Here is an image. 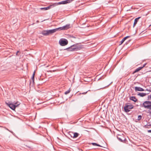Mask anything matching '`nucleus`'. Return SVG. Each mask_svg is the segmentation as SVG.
<instances>
[{
	"label": "nucleus",
	"mask_w": 151,
	"mask_h": 151,
	"mask_svg": "<svg viewBox=\"0 0 151 151\" xmlns=\"http://www.w3.org/2000/svg\"><path fill=\"white\" fill-rule=\"evenodd\" d=\"M73 132H69V133L68 134V135L70 136L71 137L73 138Z\"/></svg>",
	"instance_id": "nucleus-24"
},
{
	"label": "nucleus",
	"mask_w": 151,
	"mask_h": 151,
	"mask_svg": "<svg viewBox=\"0 0 151 151\" xmlns=\"http://www.w3.org/2000/svg\"><path fill=\"white\" fill-rule=\"evenodd\" d=\"M131 40H129V41H127V42H126L125 44V45H127L128 44L129 42L131 41Z\"/></svg>",
	"instance_id": "nucleus-27"
},
{
	"label": "nucleus",
	"mask_w": 151,
	"mask_h": 151,
	"mask_svg": "<svg viewBox=\"0 0 151 151\" xmlns=\"http://www.w3.org/2000/svg\"><path fill=\"white\" fill-rule=\"evenodd\" d=\"M55 7V6H53V4H52L50 5V6H49L47 7L41 8H40V9L41 10L44 9L45 10H47L48 9H50V8H51L53 7Z\"/></svg>",
	"instance_id": "nucleus-8"
},
{
	"label": "nucleus",
	"mask_w": 151,
	"mask_h": 151,
	"mask_svg": "<svg viewBox=\"0 0 151 151\" xmlns=\"http://www.w3.org/2000/svg\"><path fill=\"white\" fill-rule=\"evenodd\" d=\"M147 95V93H139L137 95L141 97H144L145 96Z\"/></svg>",
	"instance_id": "nucleus-19"
},
{
	"label": "nucleus",
	"mask_w": 151,
	"mask_h": 151,
	"mask_svg": "<svg viewBox=\"0 0 151 151\" xmlns=\"http://www.w3.org/2000/svg\"><path fill=\"white\" fill-rule=\"evenodd\" d=\"M37 22H39V21L37 20Z\"/></svg>",
	"instance_id": "nucleus-42"
},
{
	"label": "nucleus",
	"mask_w": 151,
	"mask_h": 151,
	"mask_svg": "<svg viewBox=\"0 0 151 151\" xmlns=\"http://www.w3.org/2000/svg\"><path fill=\"white\" fill-rule=\"evenodd\" d=\"M145 90L146 91H149V90H148V89H146Z\"/></svg>",
	"instance_id": "nucleus-40"
},
{
	"label": "nucleus",
	"mask_w": 151,
	"mask_h": 151,
	"mask_svg": "<svg viewBox=\"0 0 151 151\" xmlns=\"http://www.w3.org/2000/svg\"><path fill=\"white\" fill-rule=\"evenodd\" d=\"M63 30H66L70 28V24H68L62 27Z\"/></svg>",
	"instance_id": "nucleus-7"
},
{
	"label": "nucleus",
	"mask_w": 151,
	"mask_h": 151,
	"mask_svg": "<svg viewBox=\"0 0 151 151\" xmlns=\"http://www.w3.org/2000/svg\"><path fill=\"white\" fill-rule=\"evenodd\" d=\"M68 43L67 40L65 39H60L59 41V43L62 46H64L66 45Z\"/></svg>",
	"instance_id": "nucleus-5"
},
{
	"label": "nucleus",
	"mask_w": 151,
	"mask_h": 151,
	"mask_svg": "<svg viewBox=\"0 0 151 151\" xmlns=\"http://www.w3.org/2000/svg\"><path fill=\"white\" fill-rule=\"evenodd\" d=\"M122 138L120 137L119 136H117V138L121 142H124L126 139L123 137H122Z\"/></svg>",
	"instance_id": "nucleus-10"
},
{
	"label": "nucleus",
	"mask_w": 151,
	"mask_h": 151,
	"mask_svg": "<svg viewBox=\"0 0 151 151\" xmlns=\"http://www.w3.org/2000/svg\"><path fill=\"white\" fill-rule=\"evenodd\" d=\"M74 46L73 49L74 51H76L79 50L83 47V46L78 44L73 45Z\"/></svg>",
	"instance_id": "nucleus-4"
},
{
	"label": "nucleus",
	"mask_w": 151,
	"mask_h": 151,
	"mask_svg": "<svg viewBox=\"0 0 151 151\" xmlns=\"http://www.w3.org/2000/svg\"><path fill=\"white\" fill-rule=\"evenodd\" d=\"M146 63H145L142 66L140 67H142V69L143 68H144L145 66V65H146Z\"/></svg>",
	"instance_id": "nucleus-30"
},
{
	"label": "nucleus",
	"mask_w": 151,
	"mask_h": 151,
	"mask_svg": "<svg viewBox=\"0 0 151 151\" xmlns=\"http://www.w3.org/2000/svg\"><path fill=\"white\" fill-rule=\"evenodd\" d=\"M151 104V101H146L144 102L142 104V106L145 108L148 109Z\"/></svg>",
	"instance_id": "nucleus-6"
},
{
	"label": "nucleus",
	"mask_w": 151,
	"mask_h": 151,
	"mask_svg": "<svg viewBox=\"0 0 151 151\" xmlns=\"http://www.w3.org/2000/svg\"><path fill=\"white\" fill-rule=\"evenodd\" d=\"M34 24V23H33L32 24V25H33V24Z\"/></svg>",
	"instance_id": "nucleus-44"
},
{
	"label": "nucleus",
	"mask_w": 151,
	"mask_h": 151,
	"mask_svg": "<svg viewBox=\"0 0 151 151\" xmlns=\"http://www.w3.org/2000/svg\"><path fill=\"white\" fill-rule=\"evenodd\" d=\"M149 91H150V92H151V90H149Z\"/></svg>",
	"instance_id": "nucleus-43"
},
{
	"label": "nucleus",
	"mask_w": 151,
	"mask_h": 151,
	"mask_svg": "<svg viewBox=\"0 0 151 151\" xmlns=\"http://www.w3.org/2000/svg\"><path fill=\"white\" fill-rule=\"evenodd\" d=\"M6 129L8 131H10V130H9L7 128H6Z\"/></svg>",
	"instance_id": "nucleus-39"
},
{
	"label": "nucleus",
	"mask_w": 151,
	"mask_h": 151,
	"mask_svg": "<svg viewBox=\"0 0 151 151\" xmlns=\"http://www.w3.org/2000/svg\"><path fill=\"white\" fill-rule=\"evenodd\" d=\"M70 88L69 89L65 92L64 93L66 95L68 94V93H69L70 91Z\"/></svg>",
	"instance_id": "nucleus-25"
},
{
	"label": "nucleus",
	"mask_w": 151,
	"mask_h": 151,
	"mask_svg": "<svg viewBox=\"0 0 151 151\" xmlns=\"http://www.w3.org/2000/svg\"><path fill=\"white\" fill-rule=\"evenodd\" d=\"M96 146H99V147H101L100 145H99V144H98L97 143H96Z\"/></svg>",
	"instance_id": "nucleus-31"
},
{
	"label": "nucleus",
	"mask_w": 151,
	"mask_h": 151,
	"mask_svg": "<svg viewBox=\"0 0 151 151\" xmlns=\"http://www.w3.org/2000/svg\"><path fill=\"white\" fill-rule=\"evenodd\" d=\"M91 144L93 146H96V143H94V142H93V143H91Z\"/></svg>",
	"instance_id": "nucleus-28"
},
{
	"label": "nucleus",
	"mask_w": 151,
	"mask_h": 151,
	"mask_svg": "<svg viewBox=\"0 0 151 151\" xmlns=\"http://www.w3.org/2000/svg\"><path fill=\"white\" fill-rule=\"evenodd\" d=\"M141 17H139L137 18H136L134 20V23L133 24V27L135 26L136 24H137L138 21L139 19Z\"/></svg>",
	"instance_id": "nucleus-16"
},
{
	"label": "nucleus",
	"mask_w": 151,
	"mask_h": 151,
	"mask_svg": "<svg viewBox=\"0 0 151 151\" xmlns=\"http://www.w3.org/2000/svg\"><path fill=\"white\" fill-rule=\"evenodd\" d=\"M79 135V134L77 132H73V138H77L78 135Z\"/></svg>",
	"instance_id": "nucleus-20"
},
{
	"label": "nucleus",
	"mask_w": 151,
	"mask_h": 151,
	"mask_svg": "<svg viewBox=\"0 0 151 151\" xmlns=\"http://www.w3.org/2000/svg\"><path fill=\"white\" fill-rule=\"evenodd\" d=\"M13 104L12 103H11L9 102H6V104L9 107L13 110H14L20 104V103L19 102H14Z\"/></svg>",
	"instance_id": "nucleus-1"
},
{
	"label": "nucleus",
	"mask_w": 151,
	"mask_h": 151,
	"mask_svg": "<svg viewBox=\"0 0 151 151\" xmlns=\"http://www.w3.org/2000/svg\"><path fill=\"white\" fill-rule=\"evenodd\" d=\"M73 45L71 46L70 47L67 48L65 50H67L70 51H74L73 48L74 47Z\"/></svg>",
	"instance_id": "nucleus-12"
},
{
	"label": "nucleus",
	"mask_w": 151,
	"mask_h": 151,
	"mask_svg": "<svg viewBox=\"0 0 151 151\" xmlns=\"http://www.w3.org/2000/svg\"><path fill=\"white\" fill-rule=\"evenodd\" d=\"M69 37L74 39H79V38L77 37V36L76 35H69Z\"/></svg>",
	"instance_id": "nucleus-22"
},
{
	"label": "nucleus",
	"mask_w": 151,
	"mask_h": 151,
	"mask_svg": "<svg viewBox=\"0 0 151 151\" xmlns=\"http://www.w3.org/2000/svg\"><path fill=\"white\" fill-rule=\"evenodd\" d=\"M54 29L55 32L57 31H59L63 30L62 27H60L57 28H55Z\"/></svg>",
	"instance_id": "nucleus-23"
},
{
	"label": "nucleus",
	"mask_w": 151,
	"mask_h": 151,
	"mask_svg": "<svg viewBox=\"0 0 151 151\" xmlns=\"http://www.w3.org/2000/svg\"><path fill=\"white\" fill-rule=\"evenodd\" d=\"M151 126V122H148L146 125H145L143 127L145 128H149Z\"/></svg>",
	"instance_id": "nucleus-15"
},
{
	"label": "nucleus",
	"mask_w": 151,
	"mask_h": 151,
	"mask_svg": "<svg viewBox=\"0 0 151 151\" xmlns=\"http://www.w3.org/2000/svg\"><path fill=\"white\" fill-rule=\"evenodd\" d=\"M87 91H86V92H83V93H82V94H86V93H87Z\"/></svg>",
	"instance_id": "nucleus-32"
},
{
	"label": "nucleus",
	"mask_w": 151,
	"mask_h": 151,
	"mask_svg": "<svg viewBox=\"0 0 151 151\" xmlns=\"http://www.w3.org/2000/svg\"><path fill=\"white\" fill-rule=\"evenodd\" d=\"M47 31L48 35L50 34H52L55 32L54 29H51L47 30Z\"/></svg>",
	"instance_id": "nucleus-14"
},
{
	"label": "nucleus",
	"mask_w": 151,
	"mask_h": 151,
	"mask_svg": "<svg viewBox=\"0 0 151 151\" xmlns=\"http://www.w3.org/2000/svg\"><path fill=\"white\" fill-rule=\"evenodd\" d=\"M130 37V36H127L124 37L122 40L120 42V44H119V45H122L123 43L126 40L127 38H129Z\"/></svg>",
	"instance_id": "nucleus-11"
},
{
	"label": "nucleus",
	"mask_w": 151,
	"mask_h": 151,
	"mask_svg": "<svg viewBox=\"0 0 151 151\" xmlns=\"http://www.w3.org/2000/svg\"><path fill=\"white\" fill-rule=\"evenodd\" d=\"M72 0H66L65 1H63L60 2H58V3H55L53 4V6H55L63 4H65L68 3H69L71 2Z\"/></svg>",
	"instance_id": "nucleus-3"
},
{
	"label": "nucleus",
	"mask_w": 151,
	"mask_h": 151,
	"mask_svg": "<svg viewBox=\"0 0 151 151\" xmlns=\"http://www.w3.org/2000/svg\"><path fill=\"white\" fill-rule=\"evenodd\" d=\"M129 99L135 102L137 101V99L136 98L135 96H132L129 97Z\"/></svg>",
	"instance_id": "nucleus-13"
},
{
	"label": "nucleus",
	"mask_w": 151,
	"mask_h": 151,
	"mask_svg": "<svg viewBox=\"0 0 151 151\" xmlns=\"http://www.w3.org/2000/svg\"><path fill=\"white\" fill-rule=\"evenodd\" d=\"M41 33L44 36L48 35L47 30H42Z\"/></svg>",
	"instance_id": "nucleus-17"
},
{
	"label": "nucleus",
	"mask_w": 151,
	"mask_h": 151,
	"mask_svg": "<svg viewBox=\"0 0 151 151\" xmlns=\"http://www.w3.org/2000/svg\"><path fill=\"white\" fill-rule=\"evenodd\" d=\"M35 70L33 73L32 76H33L35 77Z\"/></svg>",
	"instance_id": "nucleus-29"
},
{
	"label": "nucleus",
	"mask_w": 151,
	"mask_h": 151,
	"mask_svg": "<svg viewBox=\"0 0 151 151\" xmlns=\"http://www.w3.org/2000/svg\"><path fill=\"white\" fill-rule=\"evenodd\" d=\"M142 67H140L136 68L135 70L133 72V74H134L140 70L142 69Z\"/></svg>",
	"instance_id": "nucleus-18"
},
{
	"label": "nucleus",
	"mask_w": 151,
	"mask_h": 151,
	"mask_svg": "<svg viewBox=\"0 0 151 151\" xmlns=\"http://www.w3.org/2000/svg\"><path fill=\"white\" fill-rule=\"evenodd\" d=\"M34 78H35L34 76H32V77H31V79L32 80V82H31V81H30V84H29L30 85H31V84H32V86L34 84Z\"/></svg>",
	"instance_id": "nucleus-21"
},
{
	"label": "nucleus",
	"mask_w": 151,
	"mask_h": 151,
	"mask_svg": "<svg viewBox=\"0 0 151 151\" xmlns=\"http://www.w3.org/2000/svg\"><path fill=\"white\" fill-rule=\"evenodd\" d=\"M150 106L149 107V108H148V109H149L150 110H151V104H150Z\"/></svg>",
	"instance_id": "nucleus-34"
},
{
	"label": "nucleus",
	"mask_w": 151,
	"mask_h": 151,
	"mask_svg": "<svg viewBox=\"0 0 151 151\" xmlns=\"http://www.w3.org/2000/svg\"><path fill=\"white\" fill-rule=\"evenodd\" d=\"M19 52V51H18L17 53H16V55H17V54H18V53Z\"/></svg>",
	"instance_id": "nucleus-38"
},
{
	"label": "nucleus",
	"mask_w": 151,
	"mask_h": 151,
	"mask_svg": "<svg viewBox=\"0 0 151 151\" xmlns=\"http://www.w3.org/2000/svg\"><path fill=\"white\" fill-rule=\"evenodd\" d=\"M135 91H145V90L142 88L136 86L135 88Z\"/></svg>",
	"instance_id": "nucleus-9"
},
{
	"label": "nucleus",
	"mask_w": 151,
	"mask_h": 151,
	"mask_svg": "<svg viewBox=\"0 0 151 151\" xmlns=\"http://www.w3.org/2000/svg\"><path fill=\"white\" fill-rule=\"evenodd\" d=\"M142 117V116L141 115H139L138 116L137 120L138 121L140 120L141 119Z\"/></svg>",
	"instance_id": "nucleus-26"
},
{
	"label": "nucleus",
	"mask_w": 151,
	"mask_h": 151,
	"mask_svg": "<svg viewBox=\"0 0 151 151\" xmlns=\"http://www.w3.org/2000/svg\"><path fill=\"white\" fill-rule=\"evenodd\" d=\"M14 136L16 137L17 138V137L15 135V134L14 133L12 134Z\"/></svg>",
	"instance_id": "nucleus-35"
},
{
	"label": "nucleus",
	"mask_w": 151,
	"mask_h": 151,
	"mask_svg": "<svg viewBox=\"0 0 151 151\" xmlns=\"http://www.w3.org/2000/svg\"><path fill=\"white\" fill-rule=\"evenodd\" d=\"M150 71L151 72V70Z\"/></svg>",
	"instance_id": "nucleus-45"
},
{
	"label": "nucleus",
	"mask_w": 151,
	"mask_h": 151,
	"mask_svg": "<svg viewBox=\"0 0 151 151\" xmlns=\"http://www.w3.org/2000/svg\"><path fill=\"white\" fill-rule=\"evenodd\" d=\"M148 133H151V130H149L147 131Z\"/></svg>",
	"instance_id": "nucleus-33"
},
{
	"label": "nucleus",
	"mask_w": 151,
	"mask_h": 151,
	"mask_svg": "<svg viewBox=\"0 0 151 151\" xmlns=\"http://www.w3.org/2000/svg\"><path fill=\"white\" fill-rule=\"evenodd\" d=\"M149 112L150 114H151V111L149 110Z\"/></svg>",
	"instance_id": "nucleus-37"
},
{
	"label": "nucleus",
	"mask_w": 151,
	"mask_h": 151,
	"mask_svg": "<svg viewBox=\"0 0 151 151\" xmlns=\"http://www.w3.org/2000/svg\"><path fill=\"white\" fill-rule=\"evenodd\" d=\"M150 98L151 99V93L150 95Z\"/></svg>",
	"instance_id": "nucleus-41"
},
{
	"label": "nucleus",
	"mask_w": 151,
	"mask_h": 151,
	"mask_svg": "<svg viewBox=\"0 0 151 151\" xmlns=\"http://www.w3.org/2000/svg\"><path fill=\"white\" fill-rule=\"evenodd\" d=\"M134 106L130 103H127L125 104V106L124 107V111L126 113L130 111V109H132L134 108Z\"/></svg>",
	"instance_id": "nucleus-2"
},
{
	"label": "nucleus",
	"mask_w": 151,
	"mask_h": 151,
	"mask_svg": "<svg viewBox=\"0 0 151 151\" xmlns=\"http://www.w3.org/2000/svg\"><path fill=\"white\" fill-rule=\"evenodd\" d=\"M9 132H11L12 134H13L14 133V132L12 131H11L10 130L9 131Z\"/></svg>",
	"instance_id": "nucleus-36"
}]
</instances>
